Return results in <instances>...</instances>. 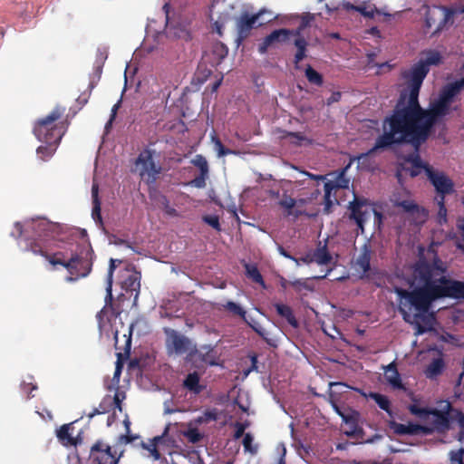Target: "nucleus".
<instances>
[{
	"label": "nucleus",
	"instance_id": "f03ea898",
	"mask_svg": "<svg viewBox=\"0 0 464 464\" xmlns=\"http://www.w3.org/2000/svg\"><path fill=\"white\" fill-rule=\"evenodd\" d=\"M447 269L446 264L438 256L432 262L420 259L412 271L411 284L415 288L411 291L395 290L400 298L399 312L406 323L415 324L417 335L427 331L418 321L428 320L424 314L434 301L446 297L464 300V281L448 278L445 276Z\"/></svg>",
	"mask_w": 464,
	"mask_h": 464
},
{
	"label": "nucleus",
	"instance_id": "de8ad7c7",
	"mask_svg": "<svg viewBox=\"0 0 464 464\" xmlns=\"http://www.w3.org/2000/svg\"><path fill=\"white\" fill-rule=\"evenodd\" d=\"M203 220L205 223H207L208 225H209L211 227H213L214 229L218 230V231H220L221 230V227H220V223H219V218L218 216H215V215H208V216H205L203 218Z\"/></svg>",
	"mask_w": 464,
	"mask_h": 464
},
{
	"label": "nucleus",
	"instance_id": "dca6fc26",
	"mask_svg": "<svg viewBox=\"0 0 464 464\" xmlns=\"http://www.w3.org/2000/svg\"><path fill=\"white\" fill-rule=\"evenodd\" d=\"M119 459L111 448L102 441H97L91 449L90 459L92 464H118Z\"/></svg>",
	"mask_w": 464,
	"mask_h": 464
},
{
	"label": "nucleus",
	"instance_id": "f704fd0d",
	"mask_svg": "<svg viewBox=\"0 0 464 464\" xmlns=\"http://www.w3.org/2000/svg\"><path fill=\"white\" fill-rule=\"evenodd\" d=\"M305 77L310 83L316 86H322L324 83L322 74L315 71L311 65H307L305 69Z\"/></svg>",
	"mask_w": 464,
	"mask_h": 464
},
{
	"label": "nucleus",
	"instance_id": "f3484780",
	"mask_svg": "<svg viewBox=\"0 0 464 464\" xmlns=\"http://www.w3.org/2000/svg\"><path fill=\"white\" fill-rule=\"evenodd\" d=\"M291 35H299V30H290L286 28L274 30L266 35L258 45V52L261 54H265L268 48L274 47L277 44L285 43Z\"/></svg>",
	"mask_w": 464,
	"mask_h": 464
},
{
	"label": "nucleus",
	"instance_id": "69168bd1",
	"mask_svg": "<svg viewBox=\"0 0 464 464\" xmlns=\"http://www.w3.org/2000/svg\"><path fill=\"white\" fill-rule=\"evenodd\" d=\"M298 259H299V263L300 262L304 263V264L314 263V257H313L312 252L311 253H307L306 255H304V256H302V257H300Z\"/></svg>",
	"mask_w": 464,
	"mask_h": 464
},
{
	"label": "nucleus",
	"instance_id": "423d86ee",
	"mask_svg": "<svg viewBox=\"0 0 464 464\" xmlns=\"http://www.w3.org/2000/svg\"><path fill=\"white\" fill-rule=\"evenodd\" d=\"M421 55L422 57L417 63L401 73L406 89L420 88L430 66H438L442 63V56L437 50H424L421 52Z\"/></svg>",
	"mask_w": 464,
	"mask_h": 464
},
{
	"label": "nucleus",
	"instance_id": "9d476101",
	"mask_svg": "<svg viewBox=\"0 0 464 464\" xmlns=\"http://www.w3.org/2000/svg\"><path fill=\"white\" fill-rule=\"evenodd\" d=\"M456 13L463 14L464 7L454 10L446 6H434L433 8L429 9L426 13V26L428 28L435 26L433 34H437L445 27L447 23Z\"/></svg>",
	"mask_w": 464,
	"mask_h": 464
},
{
	"label": "nucleus",
	"instance_id": "2f4dec72",
	"mask_svg": "<svg viewBox=\"0 0 464 464\" xmlns=\"http://www.w3.org/2000/svg\"><path fill=\"white\" fill-rule=\"evenodd\" d=\"M450 413L453 414V419L457 421L459 425V432L456 438L459 441L461 442L464 440V412L459 409H454L451 406L450 414Z\"/></svg>",
	"mask_w": 464,
	"mask_h": 464
},
{
	"label": "nucleus",
	"instance_id": "1a4fd4ad",
	"mask_svg": "<svg viewBox=\"0 0 464 464\" xmlns=\"http://www.w3.org/2000/svg\"><path fill=\"white\" fill-rule=\"evenodd\" d=\"M31 227L35 231L37 237L26 244L24 251L32 252L34 255H39L45 258V256L48 255L45 241L46 238L51 236L50 233L53 229V225L41 221L37 223L33 222Z\"/></svg>",
	"mask_w": 464,
	"mask_h": 464
},
{
	"label": "nucleus",
	"instance_id": "473e14b6",
	"mask_svg": "<svg viewBox=\"0 0 464 464\" xmlns=\"http://www.w3.org/2000/svg\"><path fill=\"white\" fill-rule=\"evenodd\" d=\"M246 275L253 282L261 285L265 287V281L258 268L255 265L245 264Z\"/></svg>",
	"mask_w": 464,
	"mask_h": 464
},
{
	"label": "nucleus",
	"instance_id": "6e6d98bb",
	"mask_svg": "<svg viewBox=\"0 0 464 464\" xmlns=\"http://www.w3.org/2000/svg\"><path fill=\"white\" fill-rule=\"evenodd\" d=\"M217 419H218V414L216 412V410L206 411L204 412V419L202 417L198 418V422L201 423L204 420L205 421L217 420Z\"/></svg>",
	"mask_w": 464,
	"mask_h": 464
},
{
	"label": "nucleus",
	"instance_id": "052dcab7",
	"mask_svg": "<svg viewBox=\"0 0 464 464\" xmlns=\"http://www.w3.org/2000/svg\"><path fill=\"white\" fill-rule=\"evenodd\" d=\"M111 407L114 406L115 408H118L120 411H122L121 400L120 399V396L118 393H115L113 398H111Z\"/></svg>",
	"mask_w": 464,
	"mask_h": 464
},
{
	"label": "nucleus",
	"instance_id": "5701e85b",
	"mask_svg": "<svg viewBox=\"0 0 464 464\" xmlns=\"http://www.w3.org/2000/svg\"><path fill=\"white\" fill-rule=\"evenodd\" d=\"M194 349H196L194 347ZM202 362L208 365H218L219 357L217 351L210 345H202L198 351L195 350Z\"/></svg>",
	"mask_w": 464,
	"mask_h": 464
},
{
	"label": "nucleus",
	"instance_id": "79ce46f5",
	"mask_svg": "<svg viewBox=\"0 0 464 464\" xmlns=\"http://www.w3.org/2000/svg\"><path fill=\"white\" fill-rule=\"evenodd\" d=\"M192 163L198 167L202 174H208V164L205 157L197 155Z\"/></svg>",
	"mask_w": 464,
	"mask_h": 464
},
{
	"label": "nucleus",
	"instance_id": "bf43d9fd",
	"mask_svg": "<svg viewBox=\"0 0 464 464\" xmlns=\"http://www.w3.org/2000/svg\"><path fill=\"white\" fill-rule=\"evenodd\" d=\"M457 226H458V228H459V230L460 232L461 238L464 241V217L463 218H459L458 219ZM459 248L461 249L464 252V246L463 245H459Z\"/></svg>",
	"mask_w": 464,
	"mask_h": 464
},
{
	"label": "nucleus",
	"instance_id": "603ef678",
	"mask_svg": "<svg viewBox=\"0 0 464 464\" xmlns=\"http://www.w3.org/2000/svg\"><path fill=\"white\" fill-rule=\"evenodd\" d=\"M332 403V406L334 408V410L335 411V412L340 416L342 417L343 420L345 422V423H349L351 422L353 419L351 415L349 414H346L343 410L334 401H331Z\"/></svg>",
	"mask_w": 464,
	"mask_h": 464
},
{
	"label": "nucleus",
	"instance_id": "2eb2a0df",
	"mask_svg": "<svg viewBox=\"0 0 464 464\" xmlns=\"http://www.w3.org/2000/svg\"><path fill=\"white\" fill-rule=\"evenodd\" d=\"M427 178L434 187L439 198H445L446 195H450L455 191L453 181L442 171L427 168Z\"/></svg>",
	"mask_w": 464,
	"mask_h": 464
},
{
	"label": "nucleus",
	"instance_id": "6e6552de",
	"mask_svg": "<svg viewBox=\"0 0 464 464\" xmlns=\"http://www.w3.org/2000/svg\"><path fill=\"white\" fill-rule=\"evenodd\" d=\"M154 155L155 150L145 149L135 160L141 179L150 185L157 181L162 170L161 166L155 162Z\"/></svg>",
	"mask_w": 464,
	"mask_h": 464
},
{
	"label": "nucleus",
	"instance_id": "a18cd8bd",
	"mask_svg": "<svg viewBox=\"0 0 464 464\" xmlns=\"http://www.w3.org/2000/svg\"><path fill=\"white\" fill-rule=\"evenodd\" d=\"M438 205H439V222L440 224L447 222V208L445 206V198H438Z\"/></svg>",
	"mask_w": 464,
	"mask_h": 464
},
{
	"label": "nucleus",
	"instance_id": "0e129e2a",
	"mask_svg": "<svg viewBox=\"0 0 464 464\" xmlns=\"http://www.w3.org/2000/svg\"><path fill=\"white\" fill-rule=\"evenodd\" d=\"M216 145L218 148L219 155L224 156V155H227L229 153V150L225 149L224 145L218 139H217V140H216Z\"/></svg>",
	"mask_w": 464,
	"mask_h": 464
},
{
	"label": "nucleus",
	"instance_id": "9b49d317",
	"mask_svg": "<svg viewBox=\"0 0 464 464\" xmlns=\"http://www.w3.org/2000/svg\"><path fill=\"white\" fill-rule=\"evenodd\" d=\"M265 12V10H260L254 14H250L248 12H243L237 19L236 42L238 46L250 36L251 32L255 27L264 24V22L260 21V18Z\"/></svg>",
	"mask_w": 464,
	"mask_h": 464
},
{
	"label": "nucleus",
	"instance_id": "c03bdc74",
	"mask_svg": "<svg viewBox=\"0 0 464 464\" xmlns=\"http://www.w3.org/2000/svg\"><path fill=\"white\" fill-rule=\"evenodd\" d=\"M102 208H101V202H94L92 203V217L93 220L102 227L103 225L102 218Z\"/></svg>",
	"mask_w": 464,
	"mask_h": 464
},
{
	"label": "nucleus",
	"instance_id": "ea45409f",
	"mask_svg": "<svg viewBox=\"0 0 464 464\" xmlns=\"http://www.w3.org/2000/svg\"><path fill=\"white\" fill-rule=\"evenodd\" d=\"M291 286H293L294 289L298 293L302 292L303 290H314V286L309 283V279H295L291 281Z\"/></svg>",
	"mask_w": 464,
	"mask_h": 464
},
{
	"label": "nucleus",
	"instance_id": "4468645a",
	"mask_svg": "<svg viewBox=\"0 0 464 464\" xmlns=\"http://www.w3.org/2000/svg\"><path fill=\"white\" fill-rule=\"evenodd\" d=\"M427 168H432L422 162L418 153H411L404 157L403 161L397 166L396 177L400 180L402 172L409 173L411 178L417 177L422 170L427 175Z\"/></svg>",
	"mask_w": 464,
	"mask_h": 464
},
{
	"label": "nucleus",
	"instance_id": "7ed1b4c3",
	"mask_svg": "<svg viewBox=\"0 0 464 464\" xmlns=\"http://www.w3.org/2000/svg\"><path fill=\"white\" fill-rule=\"evenodd\" d=\"M408 410L412 415L421 420H426L430 415L433 419L430 425H420L412 422L402 424L391 420L388 426L397 435H430L434 432L445 434L451 428V417H450L451 403L450 401H446V406L443 410L429 407L422 408L417 404H410Z\"/></svg>",
	"mask_w": 464,
	"mask_h": 464
},
{
	"label": "nucleus",
	"instance_id": "ddd939ff",
	"mask_svg": "<svg viewBox=\"0 0 464 464\" xmlns=\"http://www.w3.org/2000/svg\"><path fill=\"white\" fill-rule=\"evenodd\" d=\"M116 263L121 264V260L111 258L107 275L105 305L96 315L100 328H103L105 326V315L107 314L108 309L111 311L112 314L115 317H117L120 314V312L116 311L113 307L112 295V278L113 273L116 269Z\"/></svg>",
	"mask_w": 464,
	"mask_h": 464
},
{
	"label": "nucleus",
	"instance_id": "680f3d73",
	"mask_svg": "<svg viewBox=\"0 0 464 464\" xmlns=\"http://www.w3.org/2000/svg\"><path fill=\"white\" fill-rule=\"evenodd\" d=\"M92 203L101 202L99 198V188L97 184H93L92 187Z\"/></svg>",
	"mask_w": 464,
	"mask_h": 464
},
{
	"label": "nucleus",
	"instance_id": "aec40b11",
	"mask_svg": "<svg viewBox=\"0 0 464 464\" xmlns=\"http://www.w3.org/2000/svg\"><path fill=\"white\" fill-rule=\"evenodd\" d=\"M384 378L386 382L393 388L397 390L405 391L406 388L401 382V375L398 372L396 363L394 362L388 364L384 369Z\"/></svg>",
	"mask_w": 464,
	"mask_h": 464
},
{
	"label": "nucleus",
	"instance_id": "4d7b16f0",
	"mask_svg": "<svg viewBox=\"0 0 464 464\" xmlns=\"http://www.w3.org/2000/svg\"><path fill=\"white\" fill-rule=\"evenodd\" d=\"M107 58V54H106V52L104 51H101V50H98V60H99V63L98 64L96 65V72L101 75L102 73V64H103V62L104 60Z\"/></svg>",
	"mask_w": 464,
	"mask_h": 464
},
{
	"label": "nucleus",
	"instance_id": "a878e982",
	"mask_svg": "<svg viewBox=\"0 0 464 464\" xmlns=\"http://www.w3.org/2000/svg\"><path fill=\"white\" fill-rule=\"evenodd\" d=\"M199 374L197 372L188 373L183 381V386L191 393L198 395L202 392L205 389L204 385H201Z\"/></svg>",
	"mask_w": 464,
	"mask_h": 464
},
{
	"label": "nucleus",
	"instance_id": "a19ab883",
	"mask_svg": "<svg viewBox=\"0 0 464 464\" xmlns=\"http://www.w3.org/2000/svg\"><path fill=\"white\" fill-rule=\"evenodd\" d=\"M69 425H63L57 431L58 439L65 444H74L73 439L71 437L69 432Z\"/></svg>",
	"mask_w": 464,
	"mask_h": 464
},
{
	"label": "nucleus",
	"instance_id": "393cba45",
	"mask_svg": "<svg viewBox=\"0 0 464 464\" xmlns=\"http://www.w3.org/2000/svg\"><path fill=\"white\" fill-rule=\"evenodd\" d=\"M312 254L314 262L320 266L329 265L333 260V256L327 248V241H325L324 245L319 242L317 247L312 252Z\"/></svg>",
	"mask_w": 464,
	"mask_h": 464
},
{
	"label": "nucleus",
	"instance_id": "bb28decb",
	"mask_svg": "<svg viewBox=\"0 0 464 464\" xmlns=\"http://www.w3.org/2000/svg\"><path fill=\"white\" fill-rule=\"evenodd\" d=\"M445 369L442 357L433 359L425 368L424 374L428 379L433 380L440 376Z\"/></svg>",
	"mask_w": 464,
	"mask_h": 464
},
{
	"label": "nucleus",
	"instance_id": "13d9d810",
	"mask_svg": "<svg viewBox=\"0 0 464 464\" xmlns=\"http://www.w3.org/2000/svg\"><path fill=\"white\" fill-rule=\"evenodd\" d=\"M278 252L283 256H285V258H288L290 260H293L294 262H295V264L297 266H299V259H297L296 257L293 256L288 251H286L282 246H278Z\"/></svg>",
	"mask_w": 464,
	"mask_h": 464
},
{
	"label": "nucleus",
	"instance_id": "3c124183",
	"mask_svg": "<svg viewBox=\"0 0 464 464\" xmlns=\"http://www.w3.org/2000/svg\"><path fill=\"white\" fill-rule=\"evenodd\" d=\"M213 53L218 57L221 61L223 60L228 53V50L227 46L221 43L215 44Z\"/></svg>",
	"mask_w": 464,
	"mask_h": 464
},
{
	"label": "nucleus",
	"instance_id": "7c9ffc66",
	"mask_svg": "<svg viewBox=\"0 0 464 464\" xmlns=\"http://www.w3.org/2000/svg\"><path fill=\"white\" fill-rule=\"evenodd\" d=\"M366 396L368 398H371L372 400H373L376 402V404L382 410L386 411L390 416L392 415L391 401H390L389 398L386 395L382 394V393H378V392H371Z\"/></svg>",
	"mask_w": 464,
	"mask_h": 464
},
{
	"label": "nucleus",
	"instance_id": "4be33fe9",
	"mask_svg": "<svg viewBox=\"0 0 464 464\" xmlns=\"http://www.w3.org/2000/svg\"><path fill=\"white\" fill-rule=\"evenodd\" d=\"M464 88V76L459 80L453 82L448 83L441 91L440 97L447 102L449 104L451 103L452 99L460 92Z\"/></svg>",
	"mask_w": 464,
	"mask_h": 464
},
{
	"label": "nucleus",
	"instance_id": "4c0bfd02",
	"mask_svg": "<svg viewBox=\"0 0 464 464\" xmlns=\"http://www.w3.org/2000/svg\"><path fill=\"white\" fill-rule=\"evenodd\" d=\"M223 306L226 310L229 311L233 314L240 316L245 322H246V313L238 304L233 301H228Z\"/></svg>",
	"mask_w": 464,
	"mask_h": 464
},
{
	"label": "nucleus",
	"instance_id": "e2e57ef3",
	"mask_svg": "<svg viewBox=\"0 0 464 464\" xmlns=\"http://www.w3.org/2000/svg\"><path fill=\"white\" fill-rule=\"evenodd\" d=\"M138 437L135 436V435H129V434H126V435H121L120 437V440L125 444L127 443H130L132 441H134Z\"/></svg>",
	"mask_w": 464,
	"mask_h": 464
},
{
	"label": "nucleus",
	"instance_id": "37998d69",
	"mask_svg": "<svg viewBox=\"0 0 464 464\" xmlns=\"http://www.w3.org/2000/svg\"><path fill=\"white\" fill-rule=\"evenodd\" d=\"M464 449L460 448L457 450L450 452V460L451 464H464Z\"/></svg>",
	"mask_w": 464,
	"mask_h": 464
},
{
	"label": "nucleus",
	"instance_id": "a211bd4d",
	"mask_svg": "<svg viewBox=\"0 0 464 464\" xmlns=\"http://www.w3.org/2000/svg\"><path fill=\"white\" fill-rule=\"evenodd\" d=\"M372 250L368 245H363L361 253L355 260V269L359 272L360 278H370Z\"/></svg>",
	"mask_w": 464,
	"mask_h": 464
},
{
	"label": "nucleus",
	"instance_id": "58836bf2",
	"mask_svg": "<svg viewBox=\"0 0 464 464\" xmlns=\"http://www.w3.org/2000/svg\"><path fill=\"white\" fill-rule=\"evenodd\" d=\"M264 341L268 344L273 345L272 341L268 338V333L266 329L256 322L249 323L246 322Z\"/></svg>",
	"mask_w": 464,
	"mask_h": 464
},
{
	"label": "nucleus",
	"instance_id": "c85d7f7f",
	"mask_svg": "<svg viewBox=\"0 0 464 464\" xmlns=\"http://www.w3.org/2000/svg\"><path fill=\"white\" fill-rule=\"evenodd\" d=\"M295 39L294 42L295 46L296 47L297 51L295 54V66L296 69H298V63L303 61L306 57V51H307V41L299 33V35H295Z\"/></svg>",
	"mask_w": 464,
	"mask_h": 464
},
{
	"label": "nucleus",
	"instance_id": "f8f14e48",
	"mask_svg": "<svg viewBox=\"0 0 464 464\" xmlns=\"http://www.w3.org/2000/svg\"><path fill=\"white\" fill-rule=\"evenodd\" d=\"M163 332L166 335L165 346L168 355H181L191 350L190 340L169 327H165Z\"/></svg>",
	"mask_w": 464,
	"mask_h": 464
},
{
	"label": "nucleus",
	"instance_id": "e433bc0d",
	"mask_svg": "<svg viewBox=\"0 0 464 464\" xmlns=\"http://www.w3.org/2000/svg\"><path fill=\"white\" fill-rule=\"evenodd\" d=\"M285 138L291 139L292 143L298 146L301 145L303 142H306L307 144L313 143V140L311 139H308L302 132L286 131L285 134Z\"/></svg>",
	"mask_w": 464,
	"mask_h": 464
},
{
	"label": "nucleus",
	"instance_id": "0eeeda50",
	"mask_svg": "<svg viewBox=\"0 0 464 464\" xmlns=\"http://www.w3.org/2000/svg\"><path fill=\"white\" fill-rule=\"evenodd\" d=\"M348 208L350 219L354 220L362 233H363L364 224L372 213L374 215L375 223L380 226L382 222V214L376 210L366 198L354 196L353 200L349 203Z\"/></svg>",
	"mask_w": 464,
	"mask_h": 464
},
{
	"label": "nucleus",
	"instance_id": "49530a36",
	"mask_svg": "<svg viewBox=\"0 0 464 464\" xmlns=\"http://www.w3.org/2000/svg\"><path fill=\"white\" fill-rule=\"evenodd\" d=\"M186 437L188 438V441L191 442V443H198L199 442L203 436L202 434L198 431V429L194 428V429H189L187 432H186Z\"/></svg>",
	"mask_w": 464,
	"mask_h": 464
},
{
	"label": "nucleus",
	"instance_id": "09e8293b",
	"mask_svg": "<svg viewBox=\"0 0 464 464\" xmlns=\"http://www.w3.org/2000/svg\"><path fill=\"white\" fill-rule=\"evenodd\" d=\"M253 436L250 433H246L243 439V446L246 451H249L251 453H256V448L253 447Z\"/></svg>",
	"mask_w": 464,
	"mask_h": 464
},
{
	"label": "nucleus",
	"instance_id": "20e7f679",
	"mask_svg": "<svg viewBox=\"0 0 464 464\" xmlns=\"http://www.w3.org/2000/svg\"><path fill=\"white\" fill-rule=\"evenodd\" d=\"M94 252L90 244H70L63 251H56L45 256V259L53 266H62L70 276L68 282H74L86 277L92 269Z\"/></svg>",
	"mask_w": 464,
	"mask_h": 464
},
{
	"label": "nucleus",
	"instance_id": "412c9836",
	"mask_svg": "<svg viewBox=\"0 0 464 464\" xmlns=\"http://www.w3.org/2000/svg\"><path fill=\"white\" fill-rule=\"evenodd\" d=\"M121 288L128 292H135L134 303H136L140 290V274L139 272H132L122 282Z\"/></svg>",
	"mask_w": 464,
	"mask_h": 464
},
{
	"label": "nucleus",
	"instance_id": "c9c22d12",
	"mask_svg": "<svg viewBox=\"0 0 464 464\" xmlns=\"http://www.w3.org/2000/svg\"><path fill=\"white\" fill-rule=\"evenodd\" d=\"M162 440L163 436H156L150 440L149 445L142 443V447L148 450L155 459H159L160 458V453L159 452L157 446Z\"/></svg>",
	"mask_w": 464,
	"mask_h": 464
},
{
	"label": "nucleus",
	"instance_id": "774afa93",
	"mask_svg": "<svg viewBox=\"0 0 464 464\" xmlns=\"http://www.w3.org/2000/svg\"><path fill=\"white\" fill-rule=\"evenodd\" d=\"M14 227L16 229V235H14V233L12 234L13 237H21L23 236V232H24V229H23V225L20 223V222H16L14 224Z\"/></svg>",
	"mask_w": 464,
	"mask_h": 464
},
{
	"label": "nucleus",
	"instance_id": "338daca9",
	"mask_svg": "<svg viewBox=\"0 0 464 464\" xmlns=\"http://www.w3.org/2000/svg\"><path fill=\"white\" fill-rule=\"evenodd\" d=\"M224 27V23L220 21H215L213 23V29L217 32L218 35H222V29Z\"/></svg>",
	"mask_w": 464,
	"mask_h": 464
},
{
	"label": "nucleus",
	"instance_id": "39448f33",
	"mask_svg": "<svg viewBox=\"0 0 464 464\" xmlns=\"http://www.w3.org/2000/svg\"><path fill=\"white\" fill-rule=\"evenodd\" d=\"M64 111V108L56 106L47 116L39 119L34 126L33 131L36 139L45 143V145L39 146L36 150L38 157L44 161L53 157L67 130L68 122L66 121L56 123Z\"/></svg>",
	"mask_w": 464,
	"mask_h": 464
},
{
	"label": "nucleus",
	"instance_id": "f257e3e1",
	"mask_svg": "<svg viewBox=\"0 0 464 464\" xmlns=\"http://www.w3.org/2000/svg\"><path fill=\"white\" fill-rule=\"evenodd\" d=\"M420 90L411 88L401 92L392 114L383 121L384 132L376 139L372 149L358 156L362 164L379 150L403 143L418 149L428 140L438 118L448 113L450 104L440 97L429 110H424L419 102Z\"/></svg>",
	"mask_w": 464,
	"mask_h": 464
},
{
	"label": "nucleus",
	"instance_id": "6ab92c4d",
	"mask_svg": "<svg viewBox=\"0 0 464 464\" xmlns=\"http://www.w3.org/2000/svg\"><path fill=\"white\" fill-rule=\"evenodd\" d=\"M348 167H345L331 175L334 176V180H329L324 183V197L328 200L330 198V194L333 189L338 188H348L350 179L346 178V170Z\"/></svg>",
	"mask_w": 464,
	"mask_h": 464
},
{
	"label": "nucleus",
	"instance_id": "cd10ccee",
	"mask_svg": "<svg viewBox=\"0 0 464 464\" xmlns=\"http://www.w3.org/2000/svg\"><path fill=\"white\" fill-rule=\"evenodd\" d=\"M273 305L280 317L285 319L294 328L298 327V321L294 314L293 309L289 305L282 303H276Z\"/></svg>",
	"mask_w": 464,
	"mask_h": 464
},
{
	"label": "nucleus",
	"instance_id": "c756f323",
	"mask_svg": "<svg viewBox=\"0 0 464 464\" xmlns=\"http://www.w3.org/2000/svg\"><path fill=\"white\" fill-rule=\"evenodd\" d=\"M278 205L285 210L287 216H295V218H298L303 214L301 211L294 209L297 205V201L286 193L283 194Z\"/></svg>",
	"mask_w": 464,
	"mask_h": 464
},
{
	"label": "nucleus",
	"instance_id": "5fc2aeb1",
	"mask_svg": "<svg viewBox=\"0 0 464 464\" xmlns=\"http://www.w3.org/2000/svg\"><path fill=\"white\" fill-rule=\"evenodd\" d=\"M247 426H248L247 422L242 423V422L237 421L235 423V429L236 430H235V433H234V439L235 440L240 439L244 435L245 430L247 428Z\"/></svg>",
	"mask_w": 464,
	"mask_h": 464
},
{
	"label": "nucleus",
	"instance_id": "b1692460",
	"mask_svg": "<svg viewBox=\"0 0 464 464\" xmlns=\"http://www.w3.org/2000/svg\"><path fill=\"white\" fill-rule=\"evenodd\" d=\"M398 206L406 213L411 214L414 218H420L421 222H423L427 217L425 209L412 200H402L398 203Z\"/></svg>",
	"mask_w": 464,
	"mask_h": 464
},
{
	"label": "nucleus",
	"instance_id": "864d4df0",
	"mask_svg": "<svg viewBox=\"0 0 464 464\" xmlns=\"http://www.w3.org/2000/svg\"><path fill=\"white\" fill-rule=\"evenodd\" d=\"M208 174H202L200 173L198 176H197L195 179H193L189 184L195 188H203L206 187V179L208 178Z\"/></svg>",
	"mask_w": 464,
	"mask_h": 464
},
{
	"label": "nucleus",
	"instance_id": "72a5a7b5",
	"mask_svg": "<svg viewBox=\"0 0 464 464\" xmlns=\"http://www.w3.org/2000/svg\"><path fill=\"white\" fill-rule=\"evenodd\" d=\"M111 408V397H105L100 403L98 408H94L91 412L87 413L89 419H92L95 415L104 414L110 411Z\"/></svg>",
	"mask_w": 464,
	"mask_h": 464
},
{
	"label": "nucleus",
	"instance_id": "8fccbe9b",
	"mask_svg": "<svg viewBox=\"0 0 464 464\" xmlns=\"http://www.w3.org/2000/svg\"><path fill=\"white\" fill-rule=\"evenodd\" d=\"M362 15L367 18H373L375 15V13L377 12V9L375 6L368 8L365 5H358L357 11Z\"/></svg>",
	"mask_w": 464,
	"mask_h": 464
}]
</instances>
